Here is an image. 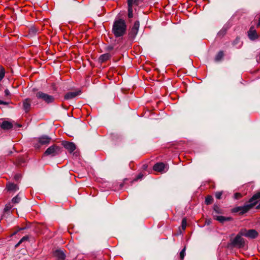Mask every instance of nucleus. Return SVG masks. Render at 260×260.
Returning a JSON list of instances; mask_svg holds the SVG:
<instances>
[{"label":"nucleus","mask_w":260,"mask_h":260,"mask_svg":"<svg viewBox=\"0 0 260 260\" xmlns=\"http://www.w3.org/2000/svg\"><path fill=\"white\" fill-rule=\"evenodd\" d=\"M62 144L64 147L71 153L76 149V146L73 142L64 141L62 142Z\"/></svg>","instance_id":"9"},{"label":"nucleus","mask_w":260,"mask_h":260,"mask_svg":"<svg viewBox=\"0 0 260 260\" xmlns=\"http://www.w3.org/2000/svg\"><path fill=\"white\" fill-rule=\"evenodd\" d=\"M5 75V70L3 67L0 68V81H1L4 77Z\"/></svg>","instance_id":"24"},{"label":"nucleus","mask_w":260,"mask_h":260,"mask_svg":"<svg viewBox=\"0 0 260 260\" xmlns=\"http://www.w3.org/2000/svg\"><path fill=\"white\" fill-rule=\"evenodd\" d=\"M213 201V198L211 196H208L205 199V203L207 205H210L212 203Z\"/></svg>","instance_id":"21"},{"label":"nucleus","mask_w":260,"mask_h":260,"mask_svg":"<svg viewBox=\"0 0 260 260\" xmlns=\"http://www.w3.org/2000/svg\"><path fill=\"white\" fill-rule=\"evenodd\" d=\"M53 255L58 260H64L66 258L64 253L60 250H56L53 252Z\"/></svg>","instance_id":"13"},{"label":"nucleus","mask_w":260,"mask_h":260,"mask_svg":"<svg viewBox=\"0 0 260 260\" xmlns=\"http://www.w3.org/2000/svg\"><path fill=\"white\" fill-rule=\"evenodd\" d=\"M242 197V195L241 193L239 192H236L234 194V198L236 200L239 199Z\"/></svg>","instance_id":"30"},{"label":"nucleus","mask_w":260,"mask_h":260,"mask_svg":"<svg viewBox=\"0 0 260 260\" xmlns=\"http://www.w3.org/2000/svg\"><path fill=\"white\" fill-rule=\"evenodd\" d=\"M110 57H111V55L109 53H105V54H102L100 56V57L99 58V62L101 63L104 62L106 61L109 59Z\"/></svg>","instance_id":"14"},{"label":"nucleus","mask_w":260,"mask_h":260,"mask_svg":"<svg viewBox=\"0 0 260 260\" xmlns=\"http://www.w3.org/2000/svg\"><path fill=\"white\" fill-rule=\"evenodd\" d=\"M223 55H224L223 52L222 51H219L217 53V54L216 55V56L215 57V60L217 61L220 60L222 59V58L223 57Z\"/></svg>","instance_id":"19"},{"label":"nucleus","mask_w":260,"mask_h":260,"mask_svg":"<svg viewBox=\"0 0 260 260\" xmlns=\"http://www.w3.org/2000/svg\"><path fill=\"white\" fill-rule=\"evenodd\" d=\"M0 104H3V105H7L8 104V103L6 102H4L3 101L0 100Z\"/></svg>","instance_id":"34"},{"label":"nucleus","mask_w":260,"mask_h":260,"mask_svg":"<svg viewBox=\"0 0 260 260\" xmlns=\"http://www.w3.org/2000/svg\"><path fill=\"white\" fill-rule=\"evenodd\" d=\"M51 140V138L47 136H42L38 138V142L41 145L48 144Z\"/></svg>","instance_id":"10"},{"label":"nucleus","mask_w":260,"mask_h":260,"mask_svg":"<svg viewBox=\"0 0 260 260\" xmlns=\"http://www.w3.org/2000/svg\"><path fill=\"white\" fill-rule=\"evenodd\" d=\"M133 17V7L128 5V17L132 18Z\"/></svg>","instance_id":"22"},{"label":"nucleus","mask_w":260,"mask_h":260,"mask_svg":"<svg viewBox=\"0 0 260 260\" xmlns=\"http://www.w3.org/2000/svg\"><path fill=\"white\" fill-rule=\"evenodd\" d=\"M214 218L221 223H223L226 221H230L231 219V217H226L223 216H217Z\"/></svg>","instance_id":"17"},{"label":"nucleus","mask_w":260,"mask_h":260,"mask_svg":"<svg viewBox=\"0 0 260 260\" xmlns=\"http://www.w3.org/2000/svg\"><path fill=\"white\" fill-rule=\"evenodd\" d=\"M239 41V39L238 38H237L236 40L234 41L233 43L234 44H236L237 43H238Z\"/></svg>","instance_id":"35"},{"label":"nucleus","mask_w":260,"mask_h":260,"mask_svg":"<svg viewBox=\"0 0 260 260\" xmlns=\"http://www.w3.org/2000/svg\"><path fill=\"white\" fill-rule=\"evenodd\" d=\"M81 93V90H78L74 92H69L65 94L64 99L67 100L72 99L75 98L76 96L80 95Z\"/></svg>","instance_id":"11"},{"label":"nucleus","mask_w":260,"mask_h":260,"mask_svg":"<svg viewBox=\"0 0 260 260\" xmlns=\"http://www.w3.org/2000/svg\"><path fill=\"white\" fill-rule=\"evenodd\" d=\"M260 199V192L254 194L251 198L248 204H245L242 207H238L234 209V211L239 212L240 214H244L251 209L257 203V200ZM256 209H260V203L256 207Z\"/></svg>","instance_id":"1"},{"label":"nucleus","mask_w":260,"mask_h":260,"mask_svg":"<svg viewBox=\"0 0 260 260\" xmlns=\"http://www.w3.org/2000/svg\"><path fill=\"white\" fill-rule=\"evenodd\" d=\"M139 21H135L133 27L132 28L128 34V37L131 39H134L137 35L139 30Z\"/></svg>","instance_id":"7"},{"label":"nucleus","mask_w":260,"mask_h":260,"mask_svg":"<svg viewBox=\"0 0 260 260\" xmlns=\"http://www.w3.org/2000/svg\"><path fill=\"white\" fill-rule=\"evenodd\" d=\"M187 226V222L185 218H184L182 220L181 222V228L183 230H185Z\"/></svg>","instance_id":"25"},{"label":"nucleus","mask_w":260,"mask_h":260,"mask_svg":"<svg viewBox=\"0 0 260 260\" xmlns=\"http://www.w3.org/2000/svg\"><path fill=\"white\" fill-rule=\"evenodd\" d=\"M225 33L226 30L225 29H222L218 32L217 35L219 37H222L225 34Z\"/></svg>","instance_id":"28"},{"label":"nucleus","mask_w":260,"mask_h":260,"mask_svg":"<svg viewBox=\"0 0 260 260\" xmlns=\"http://www.w3.org/2000/svg\"><path fill=\"white\" fill-rule=\"evenodd\" d=\"M28 239H29V237L28 236H24L20 240V243H22L25 241H27V240H28Z\"/></svg>","instance_id":"32"},{"label":"nucleus","mask_w":260,"mask_h":260,"mask_svg":"<svg viewBox=\"0 0 260 260\" xmlns=\"http://www.w3.org/2000/svg\"><path fill=\"white\" fill-rule=\"evenodd\" d=\"M60 152L61 148L56 145H53L46 149L44 154L46 156H54L58 155Z\"/></svg>","instance_id":"4"},{"label":"nucleus","mask_w":260,"mask_h":260,"mask_svg":"<svg viewBox=\"0 0 260 260\" xmlns=\"http://www.w3.org/2000/svg\"><path fill=\"white\" fill-rule=\"evenodd\" d=\"M31 100L29 98L25 99L22 101L23 109L25 112L27 113L30 111L31 108Z\"/></svg>","instance_id":"8"},{"label":"nucleus","mask_w":260,"mask_h":260,"mask_svg":"<svg viewBox=\"0 0 260 260\" xmlns=\"http://www.w3.org/2000/svg\"><path fill=\"white\" fill-rule=\"evenodd\" d=\"M214 211L217 214H222V210L220 207L217 205H215L213 208Z\"/></svg>","instance_id":"20"},{"label":"nucleus","mask_w":260,"mask_h":260,"mask_svg":"<svg viewBox=\"0 0 260 260\" xmlns=\"http://www.w3.org/2000/svg\"><path fill=\"white\" fill-rule=\"evenodd\" d=\"M144 176L142 173H140L133 181V182L137 181L138 180L142 179Z\"/></svg>","instance_id":"29"},{"label":"nucleus","mask_w":260,"mask_h":260,"mask_svg":"<svg viewBox=\"0 0 260 260\" xmlns=\"http://www.w3.org/2000/svg\"><path fill=\"white\" fill-rule=\"evenodd\" d=\"M7 188L9 191H16L18 189V187L15 184L9 183L7 184Z\"/></svg>","instance_id":"16"},{"label":"nucleus","mask_w":260,"mask_h":260,"mask_svg":"<svg viewBox=\"0 0 260 260\" xmlns=\"http://www.w3.org/2000/svg\"><path fill=\"white\" fill-rule=\"evenodd\" d=\"M5 95H6V96H8L10 94V92L8 89H6L5 90Z\"/></svg>","instance_id":"33"},{"label":"nucleus","mask_w":260,"mask_h":260,"mask_svg":"<svg viewBox=\"0 0 260 260\" xmlns=\"http://www.w3.org/2000/svg\"><path fill=\"white\" fill-rule=\"evenodd\" d=\"M20 200H21V198L19 197V194H17L16 196H15V197H14L12 199V203H13L14 204H17V203H19Z\"/></svg>","instance_id":"23"},{"label":"nucleus","mask_w":260,"mask_h":260,"mask_svg":"<svg viewBox=\"0 0 260 260\" xmlns=\"http://www.w3.org/2000/svg\"><path fill=\"white\" fill-rule=\"evenodd\" d=\"M126 25L124 20L120 19L114 22L112 32L116 38L122 37L125 33Z\"/></svg>","instance_id":"2"},{"label":"nucleus","mask_w":260,"mask_h":260,"mask_svg":"<svg viewBox=\"0 0 260 260\" xmlns=\"http://www.w3.org/2000/svg\"><path fill=\"white\" fill-rule=\"evenodd\" d=\"M140 0H128L127 5L133 7V5L138 6Z\"/></svg>","instance_id":"18"},{"label":"nucleus","mask_w":260,"mask_h":260,"mask_svg":"<svg viewBox=\"0 0 260 260\" xmlns=\"http://www.w3.org/2000/svg\"><path fill=\"white\" fill-rule=\"evenodd\" d=\"M185 254V247H184L180 252V258L183 259Z\"/></svg>","instance_id":"26"},{"label":"nucleus","mask_w":260,"mask_h":260,"mask_svg":"<svg viewBox=\"0 0 260 260\" xmlns=\"http://www.w3.org/2000/svg\"><path fill=\"white\" fill-rule=\"evenodd\" d=\"M30 31L32 32V33H35L36 32V29L35 28H31L30 29Z\"/></svg>","instance_id":"36"},{"label":"nucleus","mask_w":260,"mask_h":260,"mask_svg":"<svg viewBox=\"0 0 260 260\" xmlns=\"http://www.w3.org/2000/svg\"><path fill=\"white\" fill-rule=\"evenodd\" d=\"M240 234L249 238H255L258 236L257 232L254 230L242 229L240 231Z\"/></svg>","instance_id":"6"},{"label":"nucleus","mask_w":260,"mask_h":260,"mask_svg":"<svg viewBox=\"0 0 260 260\" xmlns=\"http://www.w3.org/2000/svg\"><path fill=\"white\" fill-rule=\"evenodd\" d=\"M165 165L163 162L156 163L153 166V170L155 171L162 173L165 172Z\"/></svg>","instance_id":"12"},{"label":"nucleus","mask_w":260,"mask_h":260,"mask_svg":"<svg viewBox=\"0 0 260 260\" xmlns=\"http://www.w3.org/2000/svg\"><path fill=\"white\" fill-rule=\"evenodd\" d=\"M22 243H20V241H19V242L15 245V247H18Z\"/></svg>","instance_id":"37"},{"label":"nucleus","mask_w":260,"mask_h":260,"mask_svg":"<svg viewBox=\"0 0 260 260\" xmlns=\"http://www.w3.org/2000/svg\"><path fill=\"white\" fill-rule=\"evenodd\" d=\"M11 208H12L11 205L10 204H8L5 206L4 210H5V211L7 212V211H9Z\"/></svg>","instance_id":"31"},{"label":"nucleus","mask_w":260,"mask_h":260,"mask_svg":"<svg viewBox=\"0 0 260 260\" xmlns=\"http://www.w3.org/2000/svg\"><path fill=\"white\" fill-rule=\"evenodd\" d=\"M248 37L251 40H254L258 38L256 31L255 30H251V29L248 31Z\"/></svg>","instance_id":"15"},{"label":"nucleus","mask_w":260,"mask_h":260,"mask_svg":"<svg viewBox=\"0 0 260 260\" xmlns=\"http://www.w3.org/2000/svg\"><path fill=\"white\" fill-rule=\"evenodd\" d=\"M243 235L240 234V231L236 237L232 241L233 246L238 247H243L244 245V240L242 238Z\"/></svg>","instance_id":"5"},{"label":"nucleus","mask_w":260,"mask_h":260,"mask_svg":"<svg viewBox=\"0 0 260 260\" xmlns=\"http://www.w3.org/2000/svg\"><path fill=\"white\" fill-rule=\"evenodd\" d=\"M222 191H217L215 192V196L217 199L220 200L221 199V196L222 195Z\"/></svg>","instance_id":"27"},{"label":"nucleus","mask_w":260,"mask_h":260,"mask_svg":"<svg viewBox=\"0 0 260 260\" xmlns=\"http://www.w3.org/2000/svg\"><path fill=\"white\" fill-rule=\"evenodd\" d=\"M36 96L38 99L41 100L47 104L52 103L54 101V98L53 96L41 91L36 92Z\"/></svg>","instance_id":"3"}]
</instances>
